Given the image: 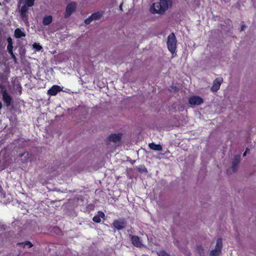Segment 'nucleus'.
<instances>
[{
  "instance_id": "nucleus-1",
  "label": "nucleus",
  "mask_w": 256,
  "mask_h": 256,
  "mask_svg": "<svg viewBox=\"0 0 256 256\" xmlns=\"http://www.w3.org/2000/svg\"><path fill=\"white\" fill-rule=\"evenodd\" d=\"M172 5V0H160L151 6L150 10L152 14H163Z\"/></svg>"
},
{
  "instance_id": "nucleus-2",
  "label": "nucleus",
  "mask_w": 256,
  "mask_h": 256,
  "mask_svg": "<svg viewBox=\"0 0 256 256\" xmlns=\"http://www.w3.org/2000/svg\"><path fill=\"white\" fill-rule=\"evenodd\" d=\"M177 40L174 34L172 32L168 37L167 46L168 50L172 53H174L176 48Z\"/></svg>"
},
{
  "instance_id": "nucleus-3",
  "label": "nucleus",
  "mask_w": 256,
  "mask_h": 256,
  "mask_svg": "<svg viewBox=\"0 0 256 256\" xmlns=\"http://www.w3.org/2000/svg\"><path fill=\"white\" fill-rule=\"evenodd\" d=\"M0 92L6 106H10L12 102V98L6 88L2 84L0 85Z\"/></svg>"
},
{
  "instance_id": "nucleus-4",
  "label": "nucleus",
  "mask_w": 256,
  "mask_h": 256,
  "mask_svg": "<svg viewBox=\"0 0 256 256\" xmlns=\"http://www.w3.org/2000/svg\"><path fill=\"white\" fill-rule=\"evenodd\" d=\"M30 6L24 4L22 2L20 1L18 2V8L20 16L24 22H28V10Z\"/></svg>"
},
{
  "instance_id": "nucleus-5",
  "label": "nucleus",
  "mask_w": 256,
  "mask_h": 256,
  "mask_svg": "<svg viewBox=\"0 0 256 256\" xmlns=\"http://www.w3.org/2000/svg\"><path fill=\"white\" fill-rule=\"evenodd\" d=\"M11 82L16 94L20 95L22 93V88L18 78L16 76L12 77V78Z\"/></svg>"
},
{
  "instance_id": "nucleus-6",
  "label": "nucleus",
  "mask_w": 256,
  "mask_h": 256,
  "mask_svg": "<svg viewBox=\"0 0 256 256\" xmlns=\"http://www.w3.org/2000/svg\"><path fill=\"white\" fill-rule=\"evenodd\" d=\"M113 226L118 230H122L126 228V222L124 219L116 220L114 221Z\"/></svg>"
},
{
  "instance_id": "nucleus-7",
  "label": "nucleus",
  "mask_w": 256,
  "mask_h": 256,
  "mask_svg": "<svg viewBox=\"0 0 256 256\" xmlns=\"http://www.w3.org/2000/svg\"><path fill=\"white\" fill-rule=\"evenodd\" d=\"M129 237L134 246L140 248L144 246L142 241L138 236L130 234Z\"/></svg>"
},
{
  "instance_id": "nucleus-8",
  "label": "nucleus",
  "mask_w": 256,
  "mask_h": 256,
  "mask_svg": "<svg viewBox=\"0 0 256 256\" xmlns=\"http://www.w3.org/2000/svg\"><path fill=\"white\" fill-rule=\"evenodd\" d=\"M223 81V80L222 78H216L213 82L212 86L210 88V90L213 92H217Z\"/></svg>"
},
{
  "instance_id": "nucleus-9",
  "label": "nucleus",
  "mask_w": 256,
  "mask_h": 256,
  "mask_svg": "<svg viewBox=\"0 0 256 256\" xmlns=\"http://www.w3.org/2000/svg\"><path fill=\"white\" fill-rule=\"evenodd\" d=\"M188 102L192 106L200 105L203 102V100L200 96H192L189 98Z\"/></svg>"
},
{
  "instance_id": "nucleus-10",
  "label": "nucleus",
  "mask_w": 256,
  "mask_h": 256,
  "mask_svg": "<svg viewBox=\"0 0 256 256\" xmlns=\"http://www.w3.org/2000/svg\"><path fill=\"white\" fill-rule=\"evenodd\" d=\"M76 8V4L74 2L69 4L66 7L65 18L69 17L74 11Z\"/></svg>"
},
{
  "instance_id": "nucleus-11",
  "label": "nucleus",
  "mask_w": 256,
  "mask_h": 256,
  "mask_svg": "<svg viewBox=\"0 0 256 256\" xmlns=\"http://www.w3.org/2000/svg\"><path fill=\"white\" fill-rule=\"evenodd\" d=\"M62 91V88L58 85H54L48 91V94L50 96H56L60 92Z\"/></svg>"
},
{
  "instance_id": "nucleus-12",
  "label": "nucleus",
  "mask_w": 256,
  "mask_h": 256,
  "mask_svg": "<svg viewBox=\"0 0 256 256\" xmlns=\"http://www.w3.org/2000/svg\"><path fill=\"white\" fill-rule=\"evenodd\" d=\"M122 138V134H110L108 137V140L110 142H112L116 144L120 142Z\"/></svg>"
},
{
  "instance_id": "nucleus-13",
  "label": "nucleus",
  "mask_w": 256,
  "mask_h": 256,
  "mask_svg": "<svg viewBox=\"0 0 256 256\" xmlns=\"http://www.w3.org/2000/svg\"><path fill=\"white\" fill-rule=\"evenodd\" d=\"M240 155H236L234 156L232 161V170L235 172L238 166V164L240 162Z\"/></svg>"
},
{
  "instance_id": "nucleus-14",
  "label": "nucleus",
  "mask_w": 256,
  "mask_h": 256,
  "mask_svg": "<svg viewBox=\"0 0 256 256\" xmlns=\"http://www.w3.org/2000/svg\"><path fill=\"white\" fill-rule=\"evenodd\" d=\"M14 36L16 38H20L26 36V33L24 29L18 28L14 30Z\"/></svg>"
},
{
  "instance_id": "nucleus-15",
  "label": "nucleus",
  "mask_w": 256,
  "mask_h": 256,
  "mask_svg": "<svg viewBox=\"0 0 256 256\" xmlns=\"http://www.w3.org/2000/svg\"><path fill=\"white\" fill-rule=\"evenodd\" d=\"M148 146L151 150L155 151H162V148L161 145L156 144L154 142L149 144Z\"/></svg>"
},
{
  "instance_id": "nucleus-16",
  "label": "nucleus",
  "mask_w": 256,
  "mask_h": 256,
  "mask_svg": "<svg viewBox=\"0 0 256 256\" xmlns=\"http://www.w3.org/2000/svg\"><path fill=\"white\" fill-rule=\"evenodd\" d=\"M104 213L100 211L98 212V214L95 216L93 218L92 220L95 222L98 223V222H100L101 221L100 218H104Z\"/></svg>"
},
{
  "instance_id": "nucleus-17",
  "label": "nucleus",
  "mask_w": 256,
  "mask_h": 256,
  "mask_svg": "<svg viewBox=\"0 0 256 256\" xmlns=\"http://www.w3.org/2000/svg\"><path fill=\"white\" fill-rule=\"evenodd\" d=\"M52 20V18L51 16H46L42 20V24L44 26L49 25Z\"/></svg>"
},
{
  "instance_id": "nucleus-18",
  "label": "nucleus",
  "mask_w": 256,
  "mask_h": 256,
  "mask_svg": "<svg viewBox=\"0 0 256 256\" xmlns=\"http://www.w3.org/2000/svg\"><path fill=\"white\" fill-rule=\"evenodd\" d=\"M221 250L220 248H215L211 250L210 256H218Z\"/></svg>"
},
{
  "instance_id": "nucleus-19",
  "label": "nucleus",
  "mask_w": 256,
  "mask_h": 256,
  "mask_svg": "<svg viewBox=\"0 0 256 256\" xmlns=\"http://www.w3.org/2000/svg\"><path fill=\"white\" fill-rule=\"evenodd\" d=\"M19 156L20 157H24V161H22V162L24 163L27 162H28V159L30 158V154L28 152H24L22 154H20Z\"/></svg>"
},
{
  "instance_id": "nucleus-20",
  "label": "nucleus",
  "mask_w": 256,
  "mask_h": 256,
  "mask_svg": "<svg viewBox=\"0 0 256 256\" xmlns=\"http://www.w3.org/2000/svg\"><path fill=\"white\" fill-rule=\"evenodd\" d=\"M102 14L99 12L92 14L90 16L92 20H98L102 16Z\"/></svg>"
},
{
  "instance_id": "nucleus-21",
  "label": "nucleus",
  "mask_w": 256,
  "mask_h": 256,
  "mask_svg": "<svg viewBox=\"0 0 256 256\" xmlns=\"http://www.w3.org/2000/svg\"><path fill=\"white\" fill-rule=\"evenodd\" d=\"M34 1L35 0H26L23 3L30 7H32L34 5Z\"/></svg>"
},
{
  "instance_id": "nucleus-22",
  "label": "nucleus",
  "mask_w": 256,
  "mask_h": 256,
  "mask_svg": "<svg viewBox=\"0 0 256 256\" xmlns=\"http://www.w3.org/2000/svg\"><path fill=\"white\" fill-rule=\"evenodd\" d=\"M32 47L34 49H36L37 51H40L42 49V46L39 43L34 42L32 44Z\"/></svg>"
},
{
  "instance_id": "nucleus-23",
  "label": "nucleus",
  "mask_w": 256,
  "mask_h": 256,
  "mask_svg": "<svg viewBox=\"0 0 256 256\" xmlns=\"http://www.w3.org/2000/svg\"><path fill=\"white\" fill-rule=\"evenodd\" d=\"M222 240L221 238H218L216 240V248H220L221 250L222 247Z\"/></svg>"
},
{
  "instance_id": "nucleus-24",
  "label": "nucleus",
  "mask_w": 256,
  "mask_h": 256,
  "mask_svg": "<svg viewBox=\"0 0 256 256\" xmlns=\"http://www.w3.org/2000/svg\"><path fill=\"white\" fill-rule=\"evenodd\" d=\"M158 256H170L168 253L164 250H160L157 252Z\"/></svg>"
},
{
  "instance_id": "nucleus-25",
  "label": "nucleus",
  "mask_w": 256,
  "mask_h": 256,
  "mask_svg": "<svg viewBox=\"0 0 256 256\" xmlns=\"http://www.w3.org/2000/svg\"><path fill=\"white\" fill-rule=\"evenodd\" d=\"M196 251L200 255H202L204 254V248L202 246H198L196 247Z\"/></svg>"
},
{
  "instance_id": "nucleus-26",
  "label": "nucleus",
  "mask_w": 256,
  "mask_h": 256,
  "mask_svg": "<svg viewBox=\"0 0 256 256\" xmlns=\"http://www.w3.org/2000/svg\"><path fill=\"white\" fill-rule=\"evenodd\" d=\"M20 245H22V246L25 247L26 246H28V248H31L32 246V244L30 242H26L24 243L20 244Z\"/></svg>"
},
{
  "instance_id": "nucleus-27",
  "label": "nucleus",
  "mask_w": 256,
  "mask_h": 256,
  "mask_svg": "<svg viewBox=\"0 0 256 256\" xmlns=\"http://www.w3.org/2000/svg\"><path fill=\"white\" fill-rule=\"evenodd\" d=\"M10 56H11V58L14 60V62L15 63H16L17 62V58L16 56L14 55V54L13 52H8Z\"/></svg>"
},
{
  "instance_id": "nucleus-28",
  "label": "nucleus",
  "mask_w": 256,
  "mask_h": 256,
  "mask_svg": "<svg viewBox=\"0 0 256 256\" xmlns=\"http://www.w3.org/2000/svg\"><path fill=\"white\" fill-rule=\"evenodd\" d=\"M92 18H91V16H90V17H88V18H87L85 20H84V22L86 24H90L92 21Z\"/></svg>"
},
{
  "instance_id": "nucleus-29",
  "label": "nucleus",
  "mask_w": 256,
  "mask_h": 256,
  "mask_svg": "<svg viewBox=\"0 0 256 256\" xmlns=\"http://www.w3.org/2000/svg\"><path fill=\"white\" fill-rule=\"evenodd\" d=\"M12 49H13V46L12 44H8V46H7V50L8 51V52H13L12 51Z\"/></svg>"
},
{
  "instance_id": "nucleus-30",
  "label": "nucleus",
  "mask_w": 256,
  "mask_h": 256,
  "mask_svg": "<svg viewBox=\"0 0 256 256\" xmlns=\"http://www.w3.org/2000/svg\"><path fill=\"white\" fill-rule=\"evenodd\" d=\"M7 42L8 43V44H12V38L10 37H8L7 38Z\"/></svg>"
},
{
  "instance_id": "nucleus-31",
  "label": "nucleus",
  "mask_w": 256,
  "mask_h": 256,
  "mask_svg": "<svg viewBox=\"0 0 256 256\" xmlns=\"http://www.w3.org/2000/svg\"><path fill=\"white\" fill-rule=\"evenodd\" d=\"M246 26L244 25V24H242V26H241V28H240V30L241 31H243L244 30L245 28H246Z\"/></svg>"
},
{
  "instance_id": "nucleus-32",
  "label": "nucleus",
  "mask_w": 256,
  "mask_h": 256,
  "mask_svg": "<svg viewBox=\"0 0 256 256\" xmlns=\"http://www.w3.org/2000/svg\"><path fill=\"white\" fill-rule=\"evenodd\" d=\"M246 154V150L243 154V156H245Z\"/></svg>"
},
{
  "instance_id": "nucleus-33",
  "label": "nucleus",
  "mask_w": 256,
  "mask_h": 256,
  "mask_svg": "<svg viewBox=\"0 0 256 256\" xmlns=\"http://www.w3.org/2000/svg\"><path fill=\"white\" fill-rule=\"evenodd\" d=\"M2 108V102H0V110Z\"/></svg>"
},
{
  "instance_id": "nucleus-34",
  "label": "nucleus",
  "mask_w": 256,
  "mask_h": 256,
  "mask_svg": "<svg viewBox=\"0 0 256 256\" xmlns=\"http://www.w3.org/2000/svg\"><path fill=\"white\" fill-rule=\"evenodd\" d=\"M120 10H122V4H120Z\"/></svg>"
}]
</instances>
